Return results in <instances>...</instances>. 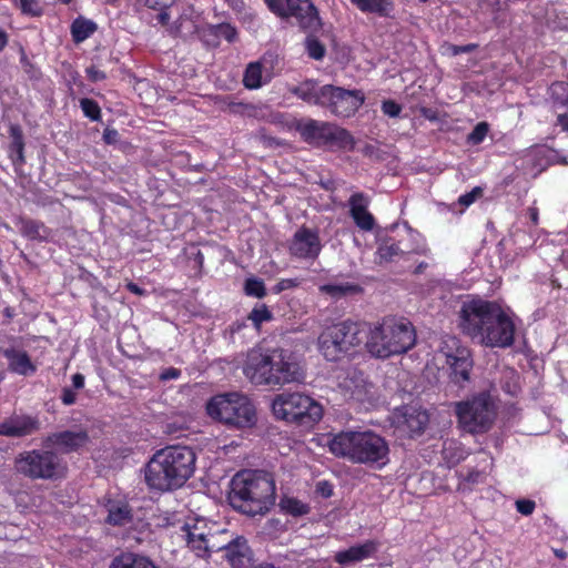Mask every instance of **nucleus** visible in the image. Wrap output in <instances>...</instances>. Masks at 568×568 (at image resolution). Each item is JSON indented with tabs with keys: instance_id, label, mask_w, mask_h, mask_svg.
I'll list each match as a JSON object with an SVG mask.
<instances>
[{
	"instance_id": "4468645a",
	"label": "nucleus",
	"mask_w": 568,
	"mask_h": 568,
	"mask_svg": "<svg viewBox=\"0 0 568 568\" xmlns=\"http://www.w3.org/2000/svg\"><path fill=\"white\" fill-rule=\"evenodd\" d=\"M268 375L266 385H283L300 382L303 373L300 366L291 361L288 353L284 349L268 351Z\"/></svg>"
},
{
	"instance_id": "f257e3e1",
	"label": "nucleus",
	"mask_w": 568,
	"mask_h": 568,
	"mask_svg": "<svg viewBox=\"0 0 568 568\" xmlns=\"http://www.w3.org/2000/svg\"><path fill=\"white\" fill-rule=\"evenodd\" d=\"M459 327L471 339L487 347L505 348L514 343V320L494 302H464L459 312Z\"/></svg>"
},
{
	"instance_id": "6e6552de",
	"label": "nucleus",
	"mask_w": 568,
	"mask_h": 568,
	"mask_svg": "<svg viewBox=\"0 0 568 568\" xmlns=\"http://www.w3.org/2000/svg\"><path fill=\"white\" fill-rule=\"evenodd\" d=\"M458 427L468 434H485L494 425L496 405L488 393H479L455 404Z\"/></svg>"
},
{
	"instance_id": "c9c22d12",
	"label": "nucleus",
	"mask_w": 568,
	"mask_h": 568,
	"mask_svg": "<svg viewBox=\"0 0 568 568\" xmlns=\"http://www.w3.org/2000/svg\"><path fill=\"white\" fill-rule=\"evenodd\" d=\"M320 291L332 296L333 298H339L348 294L357 293L359 287L349 283H333L322 285Z\"/></svg>"
},
{
	"instance_id": "c85d7f7f",
	"label": "nucleus",
	"mask_w": 568,
	"mask_h": 568,
	"mask_svg": "<svg viewBox=\"0 0 568 568\" xmlns=\"http://www.w3.org/2000/svg\"><path fill=\"white\" fill-rule=\"evenodd\" d=\"M106 523L113 526H124L132 520V510L125 501L109 500Z\"/></svg>"
},
{
	"instance_id": "680f3d73",
	"label": "nucleus",
	"mask_w": 568,
	"mask_h": 568,
	"mask_svg": "<svg viewBox=\"0 0 568 568\" xmlns=\"http://www.w3.org/2000/svg\"><path fill=\"white\" fill-rule=\"evenodd\" d=\"M473 49V45H465V47H458V45H452L450 50L454 55L459 54L462 52H469Z\"/></svg>"
},
{
	"instance_id": "6e6d98bb",
	"label": "nucleus",
	"mask_w": 568,
	"mask_h": 568,
	"mask_svg": "<svg viewBox=\"0 0 568 568\" xmlns=\"http://www.w3.org/2000/svg\"><path fill=\"white\" fill-rule=\"evenodd\" d=\"M103 139L108 144H112L118 140V131L114 129H105L103 132Z\"/></svg>"
},
{
	"instance_id": "0eeeda50",
	"label": "nucleus",
	"mask_w": 568,
	"mask_h": 568,
	"mask_svg": "<svg viewBox=\"0 0 568 568\" xmlns=\"http://www.w3.org/2000/svg\"><path fill=\"white\" fill-rule=\"evenodd\" d=\"M365 325L342 322L326 327L317 339L320 353L327 361H338L349 354L363 342Z\"/></svg>"
},
{
	"instance_id": "c03bdc74",
	"label": "nucleus",
	"mask_w": 568,
	"mask_h": 568,
	"mask_svg": "<svg viewBox=\"0 0 568 568\" xmlns=\"http://www.w3.org/2000/svg\"><path fill=\"white\" fill-rule=\"evenodd\" d=\"M80 105L85 116L92 121H98L100 119V106L95 101L91 99H82L80 101Z\"/></svg>"
},
{
	"instance_id": "a19ab883",
	"label": "nucleus",
	"mask_w": 568,
	"mask_h": 568,
	"mask_svg": "<svg viewBox=\"0 0 568 568\" xmlns=\"http://www.w3.org/2000/svg\"><path fill=\"white\" fill-rule=\"evenodd\" d=\"M244 292L248 296L262 298L266 295V288L262 280L250 277L245 281Z\"/></svg>"
},
{
	"instance_id": "bf43d9fd",
	"label": "nucleus",
	"mask_w": 568,
	"mask_h": 568,
	"mask_svg": "<svg viewBox=\"0 0 568 568\" xmlns=\"http://www.w3.org/2000/svg\"><path fill=\"white\" fill-rule=\"evenodd\" d=\"M73 387L77 389H81L84 386V376L80 373H77L72 376Z\"/></svg>"
},
{
	"instance_id": "79ce46f5",
	"label": "nucleus",
	"mask_w": 568,
	"mask_h": 568,
	"mask_svg": "<svg viewBox=\"0 0 568 568\" xmlns=\"http://www.w3.org/2000/svg\"><path fill=\"white\" fill-rule=\"evenodd\" d=\"M22 231L30 239L45 240L48 237V231L44 225L33 221L26 222Z\"/></svg>"
},
{
	"instance_id": "13d9d810",
	"label": "nucleus",
	"mask_w": 568,
	"mask_h": 568,
	"mask_svg": "<svg viewBox=\"0 0 568 568\" xmlns=\"http://www.w3.org/2000/svg\"><path fill=\"white\" fill-rule=\"evenodd\" d=\"M229 6L236 11L237 13H242L244 11L245 4L243 0H224Z\"/></svg>"
},
{
	"instance_id": "2f4dec72",
	"label": "nucleus",
	"mask_w": 568,
	"mask_h": 568,
	"mask_svg": "<svg viewBox=\"0 0 568 568\" xmlns=\"http://www.w3.org/2000/svg\"><path fill=\"white\" fill-rule=\"evenodd\" d=\"M359 11L388 17L394 11L392 0H349Z\"/></svg>"
},
{
	"instance_id": "bb28decb",
	"label": "nucleus",
	"mask_w": 568,
	"mask_h": 568,
	"mask_svg": "<svg viewBox=\"0 0 568 568\" xmlns=\"http://www.w3.org/2000/svg\"><path fill=\"white\" fill-rule=\"evenodd\" d=\"M327 88L328 85L317 87L314 81L308 80L291 89V92L307 103L324 106Z\"/></svg>"
},
{
	"instance_id": "9b49d317",
	"label": "nucleus",
	"mask_w": 568,
	"mask_h": 568,
	"mask_svg": "<svg viewBox=\"0 0 568 568\" xmlns=\"http://www.w3.org/2000/svg\"><path fill=\"white\" fill-rule=\"evenodd\" d=\"M14 469L30 479H53L62 475L64 467L54 453L32 449L16 457Z\"/></svg>"
},
{
	"instance_id": "a18cd8bd",
	"label": "nucleus",
	"mask_w": 568,
	"mask_h": 568,
	"mask_svg": "<svg viewBox=\"0 0 568 568\" xmlns=\"http://www.w3.org/2000/svg\"><path fill=\"white\" fill-rule=\"evenodd\" d=\"M306 50L308 55L315 60H321L325 54L324 47L318 40L314 38H307Z\"/></svg>"
},
{
	"instance_id": "4d7b16f0",
	"label": "nucleus",
	"mask_w": 568,
	"mask_h": 568,
	"mask_svg": "<svg viewBox=\"0 0 568 568\" xmlns=\"http://www.w3.org/2000/svg\"><path fill=\"white\" fill-rule=\"evenodd\" d=\"M180 376V371L176 368H168L161 374V379L169 381L175 379Z\"/></svg>"
},
{
	"instance_id": "49530a36",
	"label": "nucleus",
	"mask_w": 568,
	"mask_h": 568,
	"mask_svg": "<svg viewBox=\"0 0 568 568\" xmlns=\"http://www.w3.org/2000/svg\"><path fill=\"white\" fill-rule=\"evenodd\" d=\"M483 193L480 187H474L470 192L459 196L458 203L465 207L471 205Z\"/></svg>"
},
{
	"instance_id": "69168bd1",
	"label": "nucleus",
	"mask_w": 568,
	"mask_h": 568,
	"mask_svg": "<svg viewBox=\"0 0 568 568\" xmlns=\"http://www.w3.org/2000/svg\"><path fill=\"white\" fill-rule=\"evenodd\" d=\"M7 44V34L3 31H0V50L4 48Z\"/></svg>"
},
{
	"instance_id": "393cba45",
	"label": "nucleus",
	"mask_w": 568,
	"mask_h": 568,
	"mask_svg": "<svg viewBox=\"0 0 568 568\" xmlns=\"http://www.w3.org/2000/svg\"><path fill=\"white\" fill-rule=\"evenodd\" d=\"M272 70L266 62L255 61L247 64L243 83L246 89L256 90L272 80Z\"/></svg>"
},
{
	"instance_id": "0e129e2a",
	"label": "nucleus",
	"mask_w": 568,
	"mask_h": 568,
	"mask_svg": "<svg viewBox=\"0 0 568 568\" xmlns=\"http://www.w3.org/2000/svg\"><path fill=\"white\" fill-rule=\"evenodd\" d=\"M529 216L534 224L538 223V210L536 207L529 209Z\"/></svg>"
},
{
	"instance_id": "774afa93",
	"label": "nucleus",
	"mask_w": 568,
	"mask_h": 568,
	"mask_svg": "<svg viewBox=\"0 0 568 568\" xmlns=\"http://www.w3.org/2000/svg\"><path fill=\"white\" fill-rule=\"evenodd\" d=\"M555 554L559 558H564L565 557V552L562 550H556Z\"/></svg>"
},
{
	"instance_id": "338daca9",
	"label": "nucleus",
	"mask_w": 568,
	"mask_h": 568,
	"mask_svg": "<svg viewBox=\"0 0 568 568\" xmlns=\"http://www.w3.org/2000/svg\"><path fill=\"white\" fill-rule=\"evenodd\" d=\"M18 143V153H19V159L22 160L23 156H22V143L19 141L17 142Z\"/></svg>"
},
{
	"instance_id": "09e8293b",
	"label": "nucleus",
	"mask_w": 568,
	"mask_h": 568,
	"mask_svg": "<svg viewBox=\"0 0 568 568\" xmlns=\"http://www.w3.org/2000/svg\"><path fill=\"white\" fill-rule=\"evenodd\" d=\"M300 281L297 278H282L274 286L273 292L278 294L283 291L294 288L298 286Z\"/></svg>"
},
{
	"instance_id": "5fc2aeb1",
	"label": "nucleus",
	"mask_w": 568,
	"mask_h": 568,
	"mask_svg": "<svg viewBox=\"0 0 568 568\" xmlns=\"http://www.w3.org/2000/svg\"><path fill=\"white\" fill-rule=\"evenodd\" d=\"M61 400L64 405H72L77 400V394L70 388H64L62 390Z\"/></svg>"
},
{
	"instance_id": "7ed1b4c3",
	"label": "nucleus",
	"mask_w": 568,
	"mask_h": 568,
	"mask_svg": "<svg viewBox=\"0 0 568 568\" xmlns=\"http://www.w3.org/2000/svg\"><path fill=\"white\" fill-rule=\"evenodd\" d=\"M328 450L336 457L355 464L383 468L389 460L386 440L372 430L341 432L326 438Z\"/></svg>"
},
{
	"instance_id": "7c9ffc66",
	"label": "nucleus",
	"mask_w": 568,
	"mask_h": 568,
	"mask_svg": "<svg viewBox=\"0 0 568 568\" xmlns=\"http://www.w3.org/2000/svg\"><path fill=\"white\" fill-rule=\"evenodd\" d=\"M327 126V122L308 120L305 123L300 124L298 131L303 139L308 143L323 145Z\"/></svg>"
},
{
	"instance_id": "8fccbe9b",
	"label": "nucleus",
	"mask_w": 568,
	"mask_h": 568,
	"mask_svg": "<svg viewBox=\"0 0 568 568\" xmlns=\"http://www.w3.org/2000/svg\"><path fill=\"white\" fill-rule=\"evenodd\" d=\"M382 111L384 112V114L390 116V118H395V116H398L400 111H402V108L398 103H396L395 101L393 100H387V101H384L383 104H382Z\"/></svg>"
},
{
	"instance_id": "cd10ccee",
	"label": "nucleus",
	"mask_w": 568,
	"mask_h": 568,
	"mask_svg": "<svg viewBox=\"0 0 568 568\" xmlns=\"http://www.w3.org/2000/svg\"><path fill=\"white\" fill-rule=\"evenodd\" d=\"M323 145L336 149L352 150L354 148V139L347 130L328 123Z\"/></svg>"
},
{
	"instance_id": "864d4df0",
	"label": "nucleus",
	"mask_w": 568,
	"mask_h": 568,
	"mask_svg": "<svg viewBox=\"0 0 568 568\" xmlns=\"http://www.w3.org/2000/svg\"><path fill=\"white\" fill-rule=\"evenodd\" d=\"M87 74L91 81L98 82L105 79V73L94 67L87 69Z\"/></svg>"
},
{
	"instance_id": "f8f14e48",
	"label": "nucleus",
	"mask_w": 568,
	"mask_h": 568,
	"mask_svg": "<svg viewBox=\"0 0 568 568\" xmlns=\"http://www.w3.org/2000/svg\"><path fill=\"white\" fill-rule=\"evenodd\" d=\"M267 8L281 18H295L298 26L308 31L321 27L317 9L311 0H264Z\"/></svg>"
},
{
	"instance_id": "37998d69",
	"label": "nucleus",
	"mask_w": 568,
	"mask_h": 568,
	"mask_svg": "<svg viewBox=\"0 0 568 568\" xmlns=\"http://www.w3.org/2000/svg\"><path fill=\"white\" fill-rule=\"evenodd\" d=\"M489 131V125L486 122H479L474 130L468 134V143L476 145L481 143Z\"/></svg>"
},
{
	"instance_id": "473e14b6",
	"label": "nucleus",
	"mask_w": 568,
	"mask_h": 568,
	"mask_svg": "<svg viewBox=\"0 0 568 568\" xmlns=\"http://www.w3.org/2000/svg\"><path fill=\"white\" fill-rule=\"evenodd\" d=\"M110 568H158L149 558L135 554H122L114 558Z\"/></svg>"
},
{
	"instance_id": "a878e982",
	"label": "nucleus",
	"mask_w": 568,
	"mask_h": 568,
	"mask_svg": "<svg viewBox=\"0 0 568 568\" xmlns=\"http://www.w3.org/2000/svg\"><path fill=\"white\" fill-rule=\"evenodd\" d=\"M199 16L193 8L183 9L179 18L168 28V31L178 37L187 38L197 31Z\"/></svg>"
},
{
	"instance_id": "412c9836",
	"label": "nucleus",
	"mask_w": 568,
	"mask_h": 568,
	"mask_svg": "<svg viewBox=\"0 0 568 568\" xmlns=\"http://www.w3.org/2000/svg\"><path fill=\"white\" fill-rule=\"evenodd\" d=\"M39 428L36 418L28 415H12L0 423V436L23 437Z\"/></svg>"
},
{
	"instance_id": "ea45409f",
	"label": "nucleus",
	"mask_w": 568,
	"mask_h": 568,
	"mask_svg": "<svg viewBox=\"0 0 568 568\" xmlns=\"http://www.w3.org/2000/svg\"><path fill=\"white\" fill-rule=\"evenodd\" d=\"M20 11L30 17H39L42 14V6L39 0H17L13 3Z\"/></svg>"
},
{
	"instance_id": "58836bf2",
	"label": "nucleus",
	"mask_w": 568,
	"mask_h": 568,
	"mask_svg": "<svg viewBox=\"0 0 568 568\" xmlns=\"http://www.w3.org/2000/svg\"><path fill=\"white\" fill-rule=\"evenodd\" d=\"M273 317L271 311L265 304L255 306L248 314V320L258 328L264 322L271 321Z\"/></svg>"
},
{
	"instance_id": "72a5a7b5",
	"label": "nucleus",
	"mask_w": 568,
	"mask_h": 568,
	"mask_svg": "<svg viewBox=\"0 0 568 568\" xmlns=\"http://www.w3.org/2000/svg\"><path fill=\"white\" fill-rule=\"evenodd\" d=\"M98 29L94 21L78 17L71 24V36L75 43H81L90 38Z\"/></svg>"
},
{
	"instance_id": "2eb2a0df",
	"label": "nucleus",
	"mask_w": 568,
	"mask_h": 568,
	"mask_svg": "<svg viewBox=\"0 0 568 568\" xmlns=\"http://www.w3.org/2000/svg\"><path fill=\"white\" fill-rule=\"evenodd\" d=\"M324 106L337 116L353 115L364 103L365 97L359 90H345L328 85Z\"/></svg>"
},
{
	"instance_id": "aec40b11",
	"label": "nucleus",
	"mask_w": 568,
	"mask_h": 568,
	"mask_svg": "<svg viewBox=\"0 0 568 568\" xmlns=\"http://www.w3.org/2000/svg\"><path fill=\"white\" fill-rule=\"evenodd\" d=\"M89 442L88 433L83 429L64 430L48 436L45 444L63 453H70L83 447Z\"/></svg>"
},
{
	"instance_id": "1a4fd4ad",
	"label": "nucleus",
	"mask_w": 568,
	"mask_h": 568,
	"mask_svg": "<svg viewBox=\"0 0 568 568\" xmlns=\"http://www.w3.org/2000/svg\"><path fill=\"white\" fill-rule=\"evenodd\" d=\"M272 412L277 419L312 425L323 416L322 406L312 397L301 393H281L272 402Z\"/></svg>"
},
{
	"instance_id": "de8ad7c7",
	"label": "nucleus",
	"mask_w": 568,
	"mask_h": 568,
	"mask_svg": "<svg viewBox=\"0 0 568 568\" xmlns=\"http://www.w3.org/2000/svg\"><path fill=\"white\" fill-rule=\"evenodd\" d=\"M216 34L219 37L224 38L226 41L232 42L235 40L237 32H236V29L234 27H232L231 24L223 23V24L217 26Z\"/></svg>"
},
{
	"instance_id": "f3484780",
	"label": "nucleus",
	"mask_w": 568,
	"mask_h": 568,
	"mask_svg": "<svg viewBox=\"0 0 568 568\" xmlns=\"http://www.w3.org/2000/svg\"><path fill=\"white\" fill-rule=\"evenodd\" d=\"M268 351L251 349L243 366L244 375L255 385H266L268 373Z\"/></svg>"
},
{
	"instance_id": "4c0bfd02",
	"label": "nucleus",
	"mask_w": 568,
	"mask_h": 568,
	"mask_svg": "<svg viewBox=\"0 0 568 568\" xmlns=\"http://www.w3.org/2000/svg\"><path fill=\"white\" fill-rule=\"evenodd\" d=\"M400 252V248L394 241L387 240L379 244L376 255L378 257V262L384 263L392 261Z\"/></svg>"
},
{
	"instance_id": "3c124183",
	"label": "nucleus",
	"mask_w": 568,
	"mask_h": 568,
	"mask_svg": "<svg viewBox=\"0 0 568 568\" xmlns=\"http://www.w3.org/2000/svg\"><path fill=\"white\" fill-rule=\"evenodd\" d=\"M536 507L535 501L529 499H519L516 501V509L524 516H529L534 513Z\"/></svg>"
},
{
	"instance_id": "6ab92c4d",
	"label": "nucleus",
	"mask_w": 568,
	"mask_h": 568,
	"mask_svg": "<svg viewBox=\"0 0 568 568\" xmlns=\"http://www.w3.org/2000/svg\"><path fill=\"white\" fill-rule=\"evenodd\" d=\"M343 395L359 403L371 402L373 386L368 384L362 373L352 372L339 383Z\"/></svg>"
},
{
	"instance_id": "e2e57ef3",
	"label": "nucleus",
	"mask_w": 568,
	"mask_h": 568,
	"mask_svg": "<svg viewBox=\"0 0 568 568\" xmlns=\"http://www.w3.org/2000/svg\"><path fill=\"white\" fill-rule=\"evenodd\" d=\"M126 288L135 295H142L144 293V291L140 286L132 282H129L126 284Z\"/></svg>"
},
{
	"instance_id": "39448f33",
	"label": "nucleus",
	"mask_w": 568,
	"mask_h": 568,
	"mask_svg": "<svg viewBox=\"0 0 568 568\" xmlns=\"http://www.w3.org/2000/svg\"><path fill=\"white\" fill-rule=\"evenodd\" d=\"M416 331L404 317H385L369 327L366 347L378 358H388L412 349L416 344Z\"/></svg>"
},
{
	"instance_id": "dca6fc26",
	"label": "nucleus",
	"mask_w": 568,
	"mask_h": 568,
	"mask_svg": "<svg viewBox=\"0 0 568 568\" xmlns=\"http://www.w3.org/2000/svg\"><path fill=\"white\" fill-rule=\"evenodd\" d=\"M322 250V244L316 231L302 227L295 232L290 252L298 258H315Z\"/></svg>"
},
{
	"instance_id": "f704fd0d",
	"label": "nucleus",
	"mask_w": 568,
	"mask_h": 568,
	"mask_svg": "<svg viewBox=\"0 0 568 568\" xmlns=\"http://www.w3.org/2000/svg\"><path fill=\"white\" fill-rule=\"evenodd\" d=\"M281 510L287 515L298 517L310 513V506L302 500L292 497L283 496L280 501Z\"/></svg>"
},
{
	"instance_id": "4be33fe9",
	"label": "nucleus",
	"mask_w": 568,
	"mask_h": 568,
	"mask_svg": "<svg viewBox=\"0 0 568 568\" xmlns=\"http://www.w3.org/2000/svg\"><path fill=\"white\" fill-rule=\"evenodd\" d=\"M379 544L375 540H366L349 547L348 549L337 551L335 561L341 566H348L365 559L372 558L378 550Z\"/></svg>"
},
{
	"instance_id": "c756f323",
	"label": "nucleus",
	"mask_w": 568,
	"mask_h": 568,
	"mask_svg": "<svg viewBox=\"0 0 568 568\" xmlns=\"http://www.w3.org/2000/svg\"><path fill=\"white\" fill-rule=\"evenodd\" d=\"M4 356L9 362V368L19 375L28 376L36 372V366L26 352L6 349Z\"/></svg>"
},
{
	"instance_id": "5701e85b",
	"label": "nucleus",
	"mask_w": 568,
	"mask_h": 568,
	"mask_svg": "<svg viewBox=\"0 0 568 568\" xmlns=\"http://www.w3.org/2000/svg\"><path fill=\"white\" fill-rule=\"evenodd\" d=\"M215 529V525L209 526V521L204 518H196L194 521L186 523L183 527V538L186 540L189 548L196 554L201 545L206 540L209 534Z\"/></svg>"
},
{
	"instance_id": "9d476101",
	"label": "nucleus",
	"mask_w": 568,
	"mask_h": 568,
	"mask_svg": "<svg viewBox=\"0 0 568 568\" xmlns=\"http://www.w3.org/2000/svg\"><path fill=\"white\" fill-rule=\"evenodd\" d=\"M217 551L224 552V557L232 568H248L251 566L252 557L246 539L243 537L231 539L226 530L215 527L195 555L205 558L211 552Z\"/></svg>"
},
{
	"instance_id": "20e7f679",
	"label": "nucleus",
	"mask_w": 568,
	"mask_h": 568,
	"mask_svg": "<svg viewBox=\"0 0 568 568\" xmlns=\"http://www.w3.org/2000/svg\"><path fill=\"white\" fill-rule=\"evenodd\" d=\"M275 481L264 471L242 470L231 480L230 503L248 515H264L275 503Z\"/></svg>"
},
{
	"instance_id": "a211bd4d",
	"label": "nucleus",
	"mask_w": 568,
	"mask_h": 568,
	"mask_svg": "<svg viewBox=\"0 0 568 568\" xmlns=\"http://www.w3.org/2000/svg\"><path fill=\"white\" fill-rule=\"evenodd\" d=\"M397 427L409 436L420 434L428 424V414L417 407L406 406L396 415Z\"/></svg>"
},
{
	"instance_id": "423d86ee",
	"label": "nucleus",
	"mask_w": 568,
	"mask_h": 568,
	"mask_svg": "<svg viewBox=\"0 0 568 568\" xmlns=\"http://www.w3.org/2000/svg\"><path fill=\"white\" fill-rule=\"evenodd\" d=\"M205 410L211 419L239 429L251 428L257 422L254 404L246 395L237 392L211 397Z\"/></svg>"
},
{
	"instance_id": "e433bc0d",
	"label": "nucleus",
	"mask_w": 568,
	"mask_h": 568,
	"mask_svg": "<svg viewBox=\"0 0 568 568\" xmlns=\"http://www.w3.org/2000/svg\"><path fill=\"white\" fill-rule=\"evenodd\" d=\"M549 93L555 108L566 106L568 109V83H552L549 88Z\"/></svg>"
},
{
	"instance_id": "052dcab7",
	"label": "nucleus",
	"mask_w": 568,
	"mask_h": 568,
	"mask_svg": "<svg viewBox=\"0 0 568 568\" xmlns=\"http://www.w3.org/2000/svg\"><path fill=\"white\" fill-rule=\"evenodd\" d=\"M557 123L561 126V129L568 132V114L567 113H558Z\"/></svg>"
},
{
	"instance_id": "f03ea898",
	"label": "nucleus",
	"mask_w": 568,
	"mask_h": 568,
	"mask_svg": "<svg viewBox=\"0 0 568 568\" xmlns=\"http://www.w3.org/2000/svg\"><path fill=\"white\" fill-rule=\"evenodd\" d=\"M195 453L187 446L173 445L158 450L145 466L150 489L169 491L182 487L195 470Z\"/></svg>"
},
{
	"instance_id": "ddd939ff",
	"label": "nucleus",
	"mask_w": 568,
	"mask_h": 568,
	"mask_svg": "<svg viewBox=\"0 0 568 568\" xmlns=\"http://www.w3.org/2000/svg\"><path fill=\"white\" fill-rule=\"evenodd\" d=\"M438 354L445 358L446 364L450 367L455 383L469 379V373L473 368L470 351L456 336L444 335L440 338Z\"/></svg>"
},
{
	"instance_id": "603ef678",
	"label": "nucleus",
	"mask_w": 568,
	"mask_h": 568,
	"mask_svg": "<svg viewBox=\"0 0 568 568\" xmlns=\"http://www.w3.org/2000/svg\"><path fill=\"white\" fill-rule=\"evenodd\" d=\"M316 490L321 494V496L328 498L333 495V486L326 481L321 480L316 485Z\"/></svg>"
},
{
	"instance_id": "b1692460",
	"label": "nucleus",
	"mask_w": 568,
	"mask_h": 568,
	"mask_svg": "<svg viewBox=\"0 0 568 568\" xmlns=\"http://www.w3.org/2000/svg\"><path fill=\"white\" fill-rule=\"evenodd\" d=\"M348 203L356 225L364 231H371L374 227V217L367 211L369 199L363 193H355L349 197Z\"/></svg>"
}]
</instances>
